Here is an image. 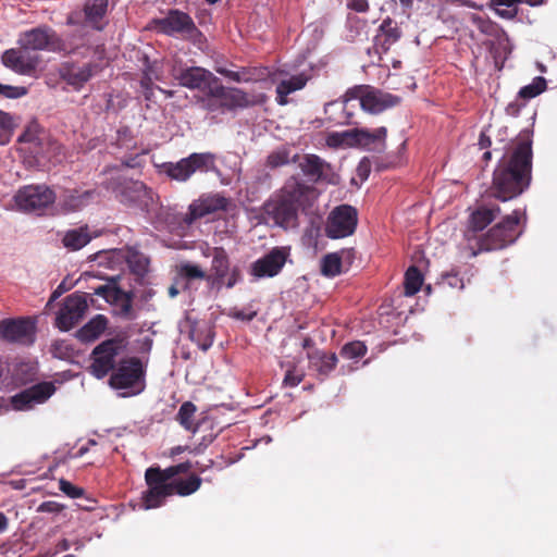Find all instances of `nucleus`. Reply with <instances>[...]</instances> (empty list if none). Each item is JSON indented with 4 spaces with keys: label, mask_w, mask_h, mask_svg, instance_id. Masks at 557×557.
Segmentation results:
<instances>
[{
    "label": "nucleus",
    "mask_w": 557,
    "mask_h": 557,
    "mask_svg": "<svg viewBox=\"0 0 557 557\" xmlns=\"http://www.w3.org/2000/svg\"><path fill=\"white\" fill-rule=\"evenodd\" d=\"M532 141H518L507 150L493 173L491 196L508 201L529 188L532 180Z\"/></svg>",
    "instance_id": "obj_1"
},
{
    "label": "nucleus",
    "mask_w": 557,
    "mask_h": 557,
    "mask_svg": "<svg viewBox=\"0 0 557 557\" xmlns=\"http://www.w3.org/2000/svg\"><path fill=\"white\" fill-rule=\"evenodd\" d=\"M317 189L302 180L290 176L284 185L273 193L263 203V213L268 220L283 228L295 227L299 210L310 208L317 200Z\"/></svg>",
    "instance_id": "obj_2"
},
{
    "label": "nucleus",
    "mask_w": 557,
    "mask_h": 557,
    "mask_svg": "<svg viewBox=\"0 0 557 557\" xmlns=\"http://www.w3.org/2000/svg\"><path fill=\"white\" fill-rule=\"evenodd\" d=\"M354 99L360 101V106L364 111L373 114L392 108L399 102V98L391 94L383 92L368 86H356L345 92L342 101H332L326 103L324 111L329 117L336 123H347L350 114L341 115L338 117L335 116V114L337 112L344 113L346 104Z\"/></svg>",
    "instance_id": "obj_3"
},
{
    "label": "nucleus",
    "mask_w": 557,
    "mask_h": 557,
    "mask_svg": "<svg viewBox=\"0 0 557 557\" xmlns=\"http://www.w3.org/2000/svg\"><path fill=\"white\" fill-rule=\"evenodd\" d=\"M522 216L525 218L524 212L516 209L485 234L479 236L476 238L478 249L473 251V256L482 251L500 250L512 245L523 232L521 227Z\"/></svg>",
    "instance_id": "obj_4"
},
{
    "label": "nucleus",
    "mask_w": 557,
    "mask_h": 557,
    "mask_svg": "<svg viewBox=\"0 0 557 557\" xmlns=\"http://www.w3.org/2000/svg\"><path fill=\"white\" fill-rule=\"evenodd\" d=\"M201 483L202 479L193 473L187 479H174L165 483L147 486L141 496L143 507L154 509L163 506L170 496H189L200 488Z\"/></svg>",
    "instance_id": "obj_5"
},
{
    "label": "nucleus",
    "mask_w": 557,
    "mask_h": 557,
    "mask_svg": "<svg viewBox=\"0 0 557 557\" xmlns=\"http://www.w3.org/2000/svg\"><path fill=\"white\" fill-rule=\"evenodd\" d=\"M146 370L138 357L123 358L117 362L109 383L115 389H132L139 394L145 388Z\"/></svg>",
    "instance_id": "obj_6"
},
{
    "label": "nucleus",
    "mask_w": 557,
    "mask_h": 557,
    "mask_svg": "<svg viewBox=\"0 0 557 557\" xmlns=\"http://www.w3.org/2000/svg\"><path fill=\"white\" fill-rule=\"evenodd\" d=\"M215 168V156L210 152L191 153L177 162L162 164V172L171 180L186 182L196 172H209Z\"/></svg>",
    "instance_id": "obj_7"
},
{
    "label": "nucleus",
    "mask_w": 557,
    "mask_h": 557,
    "mask_svg": "<svg viewBox=\"0 0 557 557\" xmlns=\"http://www.w3.org/2000/svg\"><path fill=\"white\" fill-rule=\"evenodd\" d=\"M124 347V339L117 337L106 339L97 345L90 355V373L97 379H103L113 372L117 366L116 357Z\"/></svg>",
    "instance_id": "obj_8"
},
{
    "label": "nucleus",
    "mask_w": 557,
    "mask_h": 557,
    "mask_svg": "<svg viewBox=\"0 0 557 557\" xmlns=\"http://www.w3.org/2000/svg\"><path fill=\"white\" fill-rule=\"evenodd\" d=\"M257 100L238 88L224 87L220 81L214 85L210 98L202 99V107L207 110L224 111V109L245 108L252 106Z\"/></svg>",
    "instance_id": "obj_9"
},
{
    "label": "nucleus",
    "mask_w": 557,
    "mask_h": 557,
    "mask_svg": "<svg viewBox=\"0 0 557 557\" xmlns=\"http://www.w3.org/2000/svg\"><path fill=\"white\" fill-rule=\"evenodd\" d=\"M212 257L210 273L207 274V282L212 286L225 285L233 288L242 281V273L238 267L230 269V258L223 247H214L210 253Z\"/></svg>",
    "instance_id": "obj_10"
},
{
    "label": "nucleus",
    "mask_w": 557,
    "mask_h": 557,
    "mask_svg": "<svg viewBox=\"0 0 557 557\" xmlns=\"http://www.w3.org/2000/svg\"><path fill=\"white\" fill-rule=\"evenodd\" d=\"M357 223V210L349 205H341L335 207L329 214L325 234L332 239L350 236L355 233Z\"/></svg>",
    "instance_id": "obj_11"
},
{
    "label": "nucleus",
    "mask_w": 557,
    "mask_h": 557,
    "mask_svg": "<svg viewBox=\"0 0 557 557\" xmlns=\"http://www.w3.org/2000/svg\"><path fill=\"white\" fill-rule=\"evenodd\" d=\"M36 324L30 318L0 321V338L10 344L30 346L36 341Z\"/></svg>",
    "instance_id": "obj_12"
},
{
    "label": "nucleus",
    "mask_w": 557,
    "mask_h": 557,
    "mask_svg": "<svg viewBox=\"0 0 557 557\" xmlns=\"http://www.w3.org/2000/svg\"><path fill=\"white\" fill-rule=\"evenodd\" d=\"M14 200L22 211L39 212L55 201V194L45 185H28L17 190Z\"/></svg>",
    "instance_id": "obj_13"
},
{
    "label": "nucleus",
    "mask_w": 557,
    "mask_h": 557,
    "mask_svg": "<svg viewBox=\"0 0 557 557\" xmlns=\"http://www.w3.org/2000/svg\"><path fill=\"white\" fill-rule=\"evenodd\" d=\"M2 64L20 75L34 76L41 64V58L37 52L17 48L5 50L1 57Z\"/></svg>",
    "instance_id": "obj_14"
},
{
    "label": "nucleus",
    "mask_w": 557,
    "mask_h": 557,
    "mask_svg": "<svg viewBox=\"0 0 557 557\" xmlns=\"http://www.w3.org/2000/svg\"><path fill=\"white\" fill-rule=\"evenodd\" d=\"M112 189L120 202L127 206L146 209L152 200L151 190L139 181L119 178Z\"/></svg>",
    "instance_id": "obj_15"
},
{
    "label": "nucleus",
    "mask_w": 557,
    "mask_h": 557,
    "mask_svg": "<svg viewBox=\"0 0 557 557\" xmlns=\"http://www.w3.org/2000/svg\"><path fill=\"white\" fill-rule=\"evenodd\" d=\"M88 308L85 294L73 293L65 297L55 318V326L61 331H70L84 318Z\"/></svg>",
    "instance_id": "obj_16"
},
{
    "label": "nucleus",
    "mask_w": 557,
    "mask_h": 557,
    "mask_svg": "<svg viewBox=\"0 0 557 557\" xmlns=\"http://www.w3.org/2000/svg\"><path fill=\"white\" fill-rule=\"evenodd\" d=\"M17 45L32 52L39 50L59 51L64 49L60 38L49 27H37L22 33L17 39Z\"/></svg>",
    "instance_id": "obj_17"
},
{
    "label": "nucleus",
    "mask_w": 557,
    "mask_h": 557,
    "mask_svg": "<svg viewBox=\"0 0 557 557\" xmlns=\"http://www.w3.org/2000/svg\"><path fill=\"white\" fill-rule=\"evenodd\" d=\"M288 257V248L274 247L263 257L251 263L250 274L258 280L264 277H274L282 271Z\"/></svg>",
    "instance_id": "obj_18"
},
{
    "label": "nucleus",
    "mask_w": 557,
    "mask_h": 557,
    "mask_svg": "<svg viewBox=\"0 0 557 557\" xmlns=\"http://www.w3.org/2000/svg\"><path fill=\"white\" fill-rule=\"evenodd\" d=\"M174 77L184 87L203 91L206 98L211 97L213 87L219 81L211 72L198 66L188 67L182 70L180 73H174Z\"/></svg>",
    "instance_id": "obj_19"
},
{
    "label": "nucleus",
    "mask_w": 557,
    "mask_h": 557,
    "mask_svg": "<svg viewBox=\"0 0 557 557\" xmlns=\"http://www.w3.org/2000/svg\"><path fill=\"white\" fill-rule=\"evenodd\" d=\"M299 162L304 174L313 183L335 184V173L330 163L315 154H305Z\"/></svg>",
    "instance_id": "obj_20"
},
{
    "label": "nucleus",
    "mask_w": 557,
    "mask_h": 557,
    "mask_svg": "<svg viewBox=\"0 0 557 557\" xmlns=\"http://www.w3.org/2000/svg\"><path fill=\"white\" fill-rule=\"evenodd\" d=\"M156 27L166 35L182 34L193 36L196 32L191 17L181 11L172 10L162 18L154 21Z\"/></svg>",
    "instance_id": "obj_21"
},
{
    "label": "nucleus",
    "mask_w": 557,
    "mask_h": 557,
    "mask_svg": "<svg viewBox=\"0 0 557 557\" xmlns=\"http://www.w3.org/2000/svg\"><path fill=\"white\" fill-rule=\"evenodd\" d=\"M310 79L311 70H305L294 75L281 71L280 79L276 85L277 102L281 106L286 104L287 96L302 89Z\"/></svg>",
    "instance_id": "obj_22"
},
{
    "label": "nucleus",
    "mask_w": 557,
    "mask_h": 557,
    "mask_svg": "<svg viewBox=\"0 0 557 557\" xmlns=\"http://www.w3.org/2000/svg\"><path fill=\"white\" fill-rule=\"evenodd\" d=\"M54 392L53 383L41 382L15 395L13 403L17 409L30 408L34 404L46 401Z\"/></svg>",
    "instance_id": "obj_23"
},
{
    "label": "nucleus",
    "mask_w": 557,
    "mask_h": 557,
    "mask_svg": "<svg viewBox=\"0 0 557 557\" xmlns=\"http://www.w3.org/2000/svg\"><path fill=\"white\" fill-rule=\"evenodd\" d=\"M500 213V208L497 205L494 206H479L469 216L468 227L466 231V237L468 242L473 238L476 239L475 233L483 231L490 225Z\"/></svg>",
    "instance_id": "obj_24"
},
{
    "label": "nucleus",
    "mask_w": 557,
    "mask_h": 557,
    "mask_svg": "<svg viewBox=\"0 0 557 557\" xmlns=\"http://www.w3.org/2000/svg\"><path fill=\"white\" fill-rule=\"evenodd\" d=\"M191 462L185 461L165 469L160 467H149L145 471V482L147 486H152L161 483L169 482L176 479L177 475L187 473L191 469Z\"/></svg>",
    "instance_id": "obj_25"
},
{
    "label": "nucleus",
    "mask_w": 557,
    "mask_h": 557,
    "mask_svg": "<svg viewBox=\"0 0 557 557\" xmlns=\"http://www.w3.org/2000/svg\"><path fill=\"white\" fill-rule=\"evenodd\" d=\"M309 369L313 371L320 380L326 379L336 368L337 356L335 352H326L321 349H313L307 354Z\"/></svg>",
    "instance_id": "obj_26"
},
{
    "label": "nucleus",
    "mask_w": 557,
    "mask_h": 557,
    "mask_svg": "<svg viewBox=\"0 0 557 557\" xmlns=\"http://www.w3.org/2000/svg\"><path fill=\"white\" fill-rule=\"evenodd\" d=\"M227 207V199L214 195L200 199L198 202H194L189 207L190 220L201 219L210 213L219 210H224Z\"/></svg>",
    "instance_id": "obj_27"
},
{
    "label": "nucleus",
    "mask_w": 557,
    "mask_h": 557,
    "mask_svg": "<svg viewBox=\"0 0 557 557\" xmlns=\"http://www.w3.org/2000/svg\"><path fill=\"white\" fill-rule=\"evenodd\" d=\"M94 197V190L65 189L60 207L63 212H75L87 206Z\"/></svg>",
    "instance_id": "obj_28"
},
{
    "label": "nucleus",
    "mask_w": 557,
    "mask_h": 557,
    "mask_svg": "<svg viewBox=\"0 0 557 557\" xmlns=\"http://www.w3.org/2000/svg\"><path fill=\"white\" fill-rule=\"evenodd\" d=\"M94 74V66L85 64L77 66L73 64H64L61 69V76L70 84L75 87H81L85 84Z\"/></svg>",
    "instance_id": "obj_29"
},
{
    "label": "nucleus",
    "mask_w": 557,
    "mask_h": 557,
    "mask_svg": "<svg viewBox=\"0 0 557 557\" xmlns=\"http://www.w3.org/2000/svg\"><path fill=\"white\" fill-rule=\"evenodd\" d=\"M387 136L385 127H379L372 132L367 128L352 127L341 133L330 134L327 139H383Z\"/></svg>",
    "instance_id": "obj_30"
},
{
    "label": "nucleus",
    "mask_w": 557,
    "mask_h": 557,
    "mask_svg": "<svg viewBox=\"0 0 557 557\" xmlns=\"http://www.w3.org/2000/svg\"><path fill=\"white\" fill-rule=\"evenodd\" d=\"M109 320L103 314H97L77 331V338L82 342L97 339L107 329Z\"/></svg>",
    "instance_id": "obj_31"
},
{
    "label": "nucleus",
    "mask_w": 557,
    "mask_h": 557,
    "mask_svg": "<svg viewBox=\"0 0 557 557\" xmlns=\"http://www.w3.org/2000/svg\"><path fill=\"white\" fill-rule=\"evenodd\" d=\"M397 163H398V158L395 156L387 157L386 159H383L381 157H374V156L371 158L364 157L359 162V165L357 168V173H358V176L362 181H364L368 178V176L370 174L372 164H374V166L376 168L377 171H384V170L394 168Z\"/></svg>",
    "instance_id": "obj_32"
},
{
    "label": "nucleus",
    "mask_w": 557,
    "mask_h": 557,
    "mask_svg": "<svg viewBox=\"0 0 557 557\" xmlns=\"http://www.w3.org/2000/svg\"><path fill=\"white\" fill-rule=\"evenodd\" d=\"M126 263L137 280H143L149 272L150 259L135 248L127 249Z\"/></svg>",
    "instance_id": "obj_33"
},
{
    "label": "nucleus",
    "mask_w": 557,
    "mask_h": 557,
    "mask_svg": "<svg viewBox=\"0 0 557 557\" xmlns=\"http://www.w3.org/2000/svg\"><path fill=\"white\" fill-rule=\"evenodd\" d=\"M91 240L87 226L69 230L62 239L64 247L70 250H79Z\"/></svg>",
    "instance_id": "obj_34"
},
{
    "label": "nucleus",
    "mask_w": 557,
    "mask_h": 557,
    "mask_svg": "<svg viewBox=\"0 0 557 557\" xmlns=\"http://www.w3.org/2000/svg\"><path fill=\"white\" fill-rule=\"evenodd\" d=\"M196 411L197 407L194 403L185 401L181 405L175 419L186 431L196 433L199 428V424L195 422Z\"/></svg>",
    "instance_id": "obj_35"
},
{
    "label": "nucleus",
    "mask_w": 557,
    "mask_h": 557,
    "mask_svg": "<svg viewBox=\"0 0 557 557\" xmlns=\"http://www.w3.org/2000/svg\"><path fill=\"white\" fill-rule=\"evenodd\" d=\"M300 160L298 153L292 154L289 149L286 147L280 148L271 152L268 158L265 165L272 170L287 165L289 163H296Z\"/></svg>",
    "instance_id": "obj_36"
},
{
    "label": "nucleus",
    "mask_w": 557,
    "mask_h": 557,
    "mask_svg": "<svg viewBox=\"0 0 557 557\" xmlns=\"http://www.w3.org/2000/svg\"><path fill=\"white\" fill-rule=\"evenodd\" d=\"M107 5L108 0H88L85 4L86 22L92 27L100 29L98 21L104 15Z\"/></svg>",
    "instance_id": "obj_37"
},
{
    "label": "nucleus",
    "mask_w": 557,
    "mask_h": 557,
    "mask_svg": "<svg viewBox=\"0 0 557 557\" xmlns=\"http://www.w3.org/2000/svg\"><path fill=\"white\" fill-rule=\"evenodd\" d=\"M342 255L341 252L326 253L321 259V274L325 277H335L342 273Z\"/></svg>",
    "instance_id": "obj_38"
},
{
    "label": "nucleus",
    "mask_w": 557,
    "mask_h": 557,
    "mask_svg": "<svg viewBox=\"0 0 557 557\" xmlns=\"http://www.w3.org/2000/svg\"><path fill=\"white\" fill-rule=\"evenodd\" d=\"M422 283H423V276H422L420 270L414 265L409 267L405 273V282H404L405 295L406 296L416 295L420 290Z\"/></svg>",
    "instance_id": "obj_39"
},
{
    "label": "nucleus",
    "mask_w": 557,
    "mask_h": 557,
    "mask_svg": "<svg viewBox=\"0 0 557 557\" xmlns=\"http://www.w3.org/2000/svg\"><path fill=\"white\" fill-rule=\"evenodd\" d=\"M111 305H114L119 308V314L126 319H133V293L124 292L119 288V294H116V300H112Z\"/></svg>",
    "instance_id": "obj_40"
},
{
    "label": "nucleus",
    "mask_w": 557,
    "mask_h": 557,
    "mask_svg": "<svg viewBox=\"0 0 557 557\" xmlns=\"http://www.w3.org/2000/svg\"><path fill=\"white\" fill-rule=\"evenodd\" d=\"M190 338L203 351L208 350L213 344V336L209 326L193 327L190 330Z\"/></svg>",
    "instance_id": "obj_41"
},
{
    "label": "nucleus",
    "mask_w": 557,
    "mask_h": 557,
    "mask_svg": "<svg viewBox=\"0 0 557 557\" xmlns=\"http://www.w3.org/2000/svg\"><path fill=\"white\" fill-rule=\"evenodd\" d=\"M367 346L360 341H354L345 344L341 349V356L345 359L357 360L367 354Z\"/></svg>",
    "instance_id": "obj_42"
},
{
    "label": "nucleus",
    "mask_w": 557,
    "mask_h": 557,
    "mask_svg": "<svg viewBox=\"0 0 557 557\" xmlns=\"http://www.w3.org/2000/svg\"><path fill=\"white\" fill-rule=\"evenodd\" d=\"M546 89V81L543 77H535L531 84L522 87L519 96L524 99H532Z\"/></svg>",
    "instance_id": "obj_43"
},
{
    "label": "nucleus",
    "mask_w": 557,
    "mask_h": 557,
    "mask_svg": "<svg viewBox=\"0 0 557 557\" xmlns=\"http://www.w3.org/2000/svg\"><path fill=\"white\" fill-rule=\"evenodd\" d=\"M180 275L187 280H206L207 273L197 264L184 263L180 267Z\"/></svg>",
    "instance_id": "obj_44"
},
{
    "label": "nucleus",
    "mask_w": 557,
    "mask_h": 557,
    "mask_svg": "<svg viewBox=\"0 0 557 557\" xmlns=\"http://www.w3.org/2000/svg\"><path fill=\"white\" fill-rule=\"evenodd\" d=\"M17 125V119L0 110V136H11Z\"/></svg>",
    "instance_id": "obj_45"
},
{
    "label": "nucleus",
    "mask_w": 557,
    "mask_h": 557,
    "mask_svg": "<svg viewBox=\"0 0 557 557\" xmlns=\"http://www.w3.org/2000/svg\"><path fill=\"white\" fill-rule=\"evenodd\" d=\"M471 21L483 34L493 36L496 35L498 30L496 24L487 18H484L483 16L472 14Z\"/></svg>",
    "instance_id": "obj_46"
},
{
    "label": "nucleus",
    "mask_w": 557,
    "mask_h": 557,
    "mask_svg": "<svg viewBox=\"0 0 557 557\" xmlns=\"http://www.w3.org/2000/svg\"><path fill=\"white\" fill-rule=\"evenodd\" d=\"M119 286L113 284L100 285L94 289V295L102 297L107 302L111 304L112 300H116V294H119Z\"/></svg>",
    "instance_id": "obj_47"
},
{
    "label": "nucleus",
    "mask_w": 557,
    "mask_h": 557,
    "mask_svg": "<svg viewBox=\"0 0 557 557\" xmlns=\"http://www.w3.org/2000/svg\"><path fill=\"white\" fill-rule=\"evenodd\" d=\"M59 488L62 491L66 496L71 498H79L85 494V490L82 487H78L74 484H72L70 481L65 479H61L59 481Z\"/></svg>",
    "instance_id": "obj_48"
},
{
    "label": "nucleus",
    "mask_w": 557,
    "mask_h": 557,
    "mask_svg": "<svg viewBox=\"0 0 557 557\" xmlns=\"http://www.w3.org/2000/svg\"><path fill=\"white\" fill-rule=\"evenodd\" d=\"M27 90L25 87H17V86H11V85H4V84H1V87H0V95L7 97V98H11V99H15V98H20L24 95H26Z\"/></svg>",
    "instance_id": "obj_49"
},
{
    "label": "nucleus",
    "mask_w": 557,
    "mask_h": 557,
    "mask_svg": "<svg viewBox=\"0 0 557 557\" xmlns=\"http://www.w3.org/2000/svg\"><path fill=\"white\" fill-rule=\"evenodd\" d=\"M42 128L36 121H32L25 127L23 134L17 139H35L40 136Z\"/></svg>",
    "instance_id": "obj_50"
},
{
    "label": "nucleus",
    "mask_w": 557,
    "mask_h": 557,
    "mask_svg": "<svg viewBox=\"0 0 557 557\" xmlns=\"http://www.w3.org/2000/svg\"><path fill=\"white\" fill-rule=\"evenodd\" d=\"M216 72L236 83L249 81V76L246 72L230 71L224 67H218Z\"/></svg>",
    "instance_id": "obj_51"
},
{
    "label": "nucleus",
    "mask_w": 557,
    "mask_h": 557,
    "mask_svg": "<svg viewBox=\"0 0 557 557\" xmlns=\"http://www.w3.org/2000/svg\"><path fill=\"white\" fill-rule=\"evenodd\" d=\"M161 76L157 69L153 66H148L144 72V77L141 79V86L146 89H149L150 85L153 81H160Z\"/></svg>",
    "instance_id": "obj_52"
},
{
    "label": "nucleus",
    "mask_w": 557,
    "mask_h": 557,
    "mask_svg": "<svg viewBox=\"0 0 557 557\" xmlns=\"http://www.w3.org/2000/svg\"><path fill=\"white\" fill-rule=\"evenodd\" d=\"M381 29L386 34L391 42H395L400 37V32L396 26H393L391 20L384 21Z\"/></svg>",
    "instance_id": "obj_53"
},
{
    "label": "nucleus",
    "mask_w": 557,
    "mask_h": 557,
    "mask_svg": "<svg viewBox=\"0 0 557 557\" xmlns=\"http://www.w3.org/2000/svg\"><path fill=\"white\" fill-rule=\"evenodd\" d=\"M63 509H64L63 505H61L57 502H53V500H47V502L41 503L38 506L37 511L38 512H48V513H59Z\"/></svg>",
    "instance_id": "obj_54"
},
{
    "label": "nucleus",
    "mask_w": 557,
    "mask_h": 557,
    "mask_svg": "<svg viewBox=\"0 0 557 557\" xmlns=\"http://www.w3.org/2000/svg\"><path fill=\"white\" fill-rule=\"evenodd\" d=\"M491 7L495 10L497 15H499L503 18H507V20L513 18L518 13L517 8H509V7H505V5H491Z\"/></svg>",
    "instance_id": "obj_55"
},
{
    "label": "nucleus",
    "mask_w": 557,
    "mask_h": 557,
    "mask_svg": "<svg viewBox=\"0 0 557 557\" xmlns=\"http://www.w3.org/2000/svg\"><path fill=\"white\" fill-rule=\"evenodd\" d=\"M145 154V149H141L140 152H136L134 156H129L127 158L122 159V164L127 168H137L141 165L143 156Z\"/></svg>",
    "instance_id": "obj_56"
},
{
    "label": "nucleus",
    "mask_w": 557,
    "mask_h": 557,
    "mask_svg": "<svg viewBox=\"0 0 557 557\" xmlns=\"http://www.w3.org/2000/svg\"><path fill=\"white\" fill-rule=\"evenodd\" d=\"M302 374H296L294 370H288L284 376L283 384L289 387H295L302 381Z\"/></svg>",
    "instance_id": "obj_57"
},
{
    "label": "nucleus",
    "mask_w": 557,
    "mask_h": 557,
    "mask_svg": "<svg viewBox=\"0 0 557 557\" xmlns=\"http://www.w3.org/2000/svg\"><path fill=\"white\" fill-rule=\"evenodd\" d=\"M256 312H246L245 310H234L232 317L240 321H251L256 317Z\"/></svg>",
    "instance_id": "obj_58"
},
{
    "label": "nucleus",
    "mask_w": 557,
    "mask_h": 557,
    "mask_svg": "<svg viewBox=\"0 0 557 557\" xmlns=\"http://www.w3.org/2000/svg\"><path fill=\"white\" fill-rule=\"evenodd\" d=\"M445 282L451 287H462V280L458 276V274H446L444 276Z\"/></svg>",
    "instance_id": "obj_59"
},
{
    "label": "nucleus",
    "mask_w": 557,
    "mask_h": 557,
    "mask_svg": "<svg viewBox=\"0 0 557 557\" xmlns=\"http://www.w3.org/2000/svg\"><path fill=\"white\" fill-rule=\"evenodd\" d=\"M349 7L358 12H366L369 8L367 0H350Z\"/></svg>",
    "instance_id": "obj_60"
},
{
    "label": "nucleus",
    "mask_w": 557,
    "mask_h": 557,
    "mask_svg": "<svg viewBox=\"0 0 557 557\" xmlns=\"http://www.w3.org/2000/svg\"><path fill=\"white\" fill-rule=\"evenodd\" d=\"M329 144V146L331 147H334V148H339V147H352V146H361V144L363 141H339V140H336V141H326Z\"/></svg>",
    "instance_id": "obj_61"
},
{
    "label": "nucleus",
    "mask_w": 557,
    "mask_h": 557,
    "mask_svg": "<svg viewBox=\"0 0 557 557\" xmlns=\"http://www.w3.org/2000/svg\"><path fill=\"white\" fill-rule=\"evenodd\" d=\"M520 0H491V5H505L509 8H517V3H519Z\"/></svg>",
    "instance_id": "obj_62"
},
{
    "label": "nucleus",
    "mask_w": 557,
    "mask_h": 557,
    "mask_svg": "<svg viewBox=\"0 0 557 557\" xmlns=\"http://www.w3.org/2000/svg\"><path fill=\"white\" fill-rule=\"evenodd\" d=\"M70 547H71V543L65 539L60 541L55 546L57 552H65V550L70 549Z\"/></svg>",
    "instance_id": "obj_63"
},
{
    "label": "nucleus",
    "mask_w": 557,
    "mask_h": 557,
    "mask_svg": "<svg viewBox=\"0 0 557 557\" xmlns=\"http://www.w3.org/2000/svg\"><path fill=\"white\" fill-rule=\"evenodd\" d=\"M8 528V518L3 512H0V533L4 532Z\"/></svg>",
    "instance_id": "obj_64"
}]
</instances>
